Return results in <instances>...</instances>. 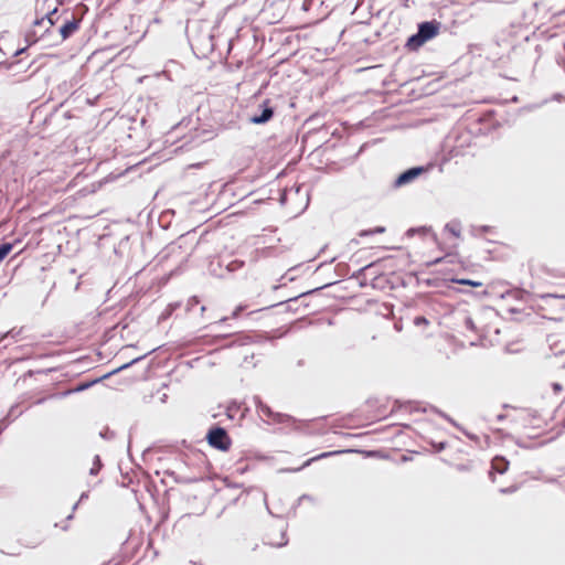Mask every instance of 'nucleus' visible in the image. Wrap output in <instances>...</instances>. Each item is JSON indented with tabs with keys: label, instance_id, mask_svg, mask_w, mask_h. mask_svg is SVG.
I'll list each match as a JSON object with an SVG mask.
<instances>
[{
	"label": "nucleus",
	"instance_id": "nucleus-7",
	"mask_svg": "<svg viewBox=\"0 0 565 565\" xmlns=\"http://www.w3.org/2000/svg\"><path fill=\"white\" fill-rule=\"evenodd\" d=\"M440 28H441V22H439L435 19L429 20V21H423L417 24L418 32L422 33V35L424 36V39L427 42L433 40L434 38H436L439 34Z\"/></svg>",
	"mask_w": 565,
	"mask_h": 565
},
{
	"label": "nucleus",
	"instance_id": "nucleus-27",
	"mask_svg": "<svg viewBox=\"0 0 565 565\" xmlns=\"http://www.w3.org/2000/svg\"><path fill=\"white\" fill-rule=\"evenodd\" d=\"M243 265H244V262L235 260L228 265V268H230V270H235L236 268L242 267Z\"/></svg>",
	"mask_w": 565,
	"mask_h": 565
},
{
	"label": "nucleus",
	"instance_id": "nucleus-39",
	"mask_svg": "<svg viewBox=\"0 0 565 565\" xmlns=\"http://www.w3.org/2000/svg\"><path fill=\"white\" fill-rule=\"evenodd\" d=\"M492 459L500 460V459H507V458L502 455H495L494 457H492Z\"/></svg>",
	"mask_w": 565,
	"mask_h": 565
},
{
	"label": "nucleus",
	"instance_id": "nucleus-33",
	"mask_svg": "<svg viewBox=\"0 0 565 565\" xmlns=\"http://www.w3.org/2000/svg\"><path fill=\"white\" fill-rule=\"evenodd\" d=\"M328 286H330V284H327V285H324L323 287H320V289H321V288H324V287H328ZM318 290H319V288H315L313 290H310V291H307V292L301 294V296H305V295H308V294H312V292L318 291Z\"/></svg>",
	"mask_w": 565,
	"mask_h": 565
},
{
	"label": "nucleus",
	"instance_id": "nucleus-28",
	"mask_svg": "<svg viewBox=\"0 0 565 565\" xmlns=\"http://www.w3.org/2000/svg\"><path fill=\"white\" fill-rule=\"evenodd\" d=\"M50 371H51V370H46V371H43V370H41V371H32V370H29V371L25 373V375H24V376H30V377H31V376H33L35 373H47V372H50Z\"/></svg>",
	"mask_w": 565,
	"mask_h": 565
},
{
	"label": "nucleus",
	"instance_id": "nucleus-3",
	"mask_svg": "<svg viewBox=\"0 0 565 565\" xmlns=\"http://www.w3.org/2000/svg\"><path fill=\"white\" fill-rule=\"evenodd\" d=\"M254 402H255L257 411L260 412L262 414H264L265 416L269 417L274 423H278V424H295L297 422L295 417H292V416H290L288 414H282V413L274 412L258 396L254 397Z\"/></svg>",
	"mask_w": 565,
	"mask_h": 565
},
{
	"label": "nucleus",
	"instance_id": "nucleus-44",
	"mask_svg": "<svg viewBox=\"0 0 565 565\" xmlns=\"http://www.w3.org/2000/svg\"><path fill=\"white\" fill-rule=\"evenodd\" d=\"M232 477H233L232 475L224 476L223 480L224 481H230L232 479Z\"/></svg>",
	"mask_w": 565,
	"mask_h": 565
},
{
	"label": "nucleus",
	"instance_id": "nucleus-42",
	"mask_svg": "<svg viewBox=\"0 0 565 565\" xmlns=\"http://www.w3.org/2000/svg\"><path fill=\"white\" fill-rule=\"evenodd\" d=\"M177 306H178V305H170V306L168 307V310L172 312V311L177 308Z\"/></svg>",
	"mask_w": 565,
	"mask_h": 565
},
{
	"label": "nucleus",
	"instance_id": "nucleus-55",
	"mask_svg": "<svg viewBox=\"0 0 565 565\" xmlns=\"http://www.w3.org/2000/svg\"><path fill=\"white\" fill-rule=\"evenodd\" d=\"M310 462H311L310 460H307V461L305 462L303 467H305V466H307V465H309Z\"/></svg>",
	"mask_w": 565,
	"mask_h": 565
},
{
	"label": "nucleus",
	"instance_id": "nucleus-15",
	"mask_svg": "<svg viewBox=\"0 0 565 565\" xmlns=\"http://www.w3.org/2000/svg\"><path fill=\"white\" fill-rule=\"evenodd\" d=\"M13 244L10 242L0 243V263L11 253Z\"/></svg>",
	"mask_w": 565,
	"mask_h": 565
},
{
	"label": "nucleus",
	"instance_id": "nucleus-6",
	"mask_svg": "<svg viewBox=\"0 0 565 565\" xmlns=\"http://www.w3.org/2000/svg\"><path fill=\"white\" fill-rule=\"evenodd\" d=\"M118 468L128 482H132L135 479L139 480L140 476L146 475V471L136 461H120Z\"/></svg>",
	"mask_w": 565,
	"mask_h": 565
},
{
	"label": "nucleus",
	"instance_id": "nucleus-51",
	"mask_svg": "<svg viewBox=\"0 0 565 565\" xmlns=\"http://www.w3.org/2000/svg\"><path fill=\"white\" fill-rule=\"evenodd\" d=\"M360 286H361V287H364V286H366V284H365L364 281H361V282H360Z\"/></svg>",
	"mask_w": 565,
	"mask_h": 565
},
{
	"label": "nucleus",
	"instance_id": "nucleus-54",
	"mask_svg": "<svg viewBox=\"0 0 565 565\" xmlns=\"http://www.w3.org/2000/svg\"><path fill=\"white\" fill-rule=\"evenodd\" d=\"M94 459L99 460V459H100V457H99L98 455H96V456L94 457Z\"/></svg>",
	"mask_w": 565,
	"mask_h": 565
},
{
	"label": "nucleus",
	"instance_id": "nucleus-52",
	"mask_svg": "<svg viewBox=\"0 0 565 565\" xmlns=\"http://www.w3.org/2000/svg\"><path fill=\"white\" fill-rule=\"evenodd\" d=\"M205 310L204 306H201L200 311L203 312Z\"/></svg>",
	"mask_w": 565,
	"mask_h": 565
},
{
	"label": "nucleus",
	"instance_id": "nucleus-48",
	"mask_svg": "<svg viewBox=\"0 0 565 565\" xmlns=\"http://www.w3.org/2000/svg\"><path fill=\"white\" fill-rule=\"evenodd\" d=\"M379 459H381V460L387 459V456L386 455H380Z\"/></svg>",
	"mask_w": 565,
	"mask_h": 565
},
{
	"label": "nucleus",
	"instance_id": "nucleus-34",
	"mask_svg": "<svg viewBox=\"0 0 565 565\" xmlns=\"http://www.w3.org/2000/svg\"><path fill=\"white\" fill-rule=\"evenodd\" d=\"M563 98H564V97H563V95H562V94H559V93H556V94H554V95H553V99H554V100L559 102V100H562Z\"/></svg>",
	"mask_w": 565,
	"mask_h": 565
},
{
	"label": "nucleus",
	"instance_id": "nucleus-45",
	"mask_svg": "<svg viewBox=\"0 0 565 565\" xmlns=\"http://www.w3.org/2000/svg\"><path fill=\"white\" fill-rule=\"evenodd\" d=\"M49 294L44 297L43 301L41 302V307H43L47 300Z\"/></svg>",
	"mask_w": 565,
	"mask_h": 565
},
{
	"label": "nucleus",
	"instance_id": "nucleus-38",
	"mask_svg": "<svg viewBox=\"0 0 565 565\" xmlns=\"http://www.w3.org/2000/svg\"><path fill=\"white\" fill-rule=\"evenodd\" d=\"M441 260H443V258H441V257L436 258L435 260H433V262L430 263V265L439 264Z\"/></svg>",
	"mask_w": 565,
	"mask_h": 565
},
{
	"label": "nucleus",
	"instance_id": "nucleus-56",
	"mask_svg": "<svg viewBox=\"0 0 565 565\" xmlns=\"http://www.w3.org/2000/svg\"><path fill=\"white\" fill-rule=\"evenodd\" d=\"M258 459L265 460L268 459L267 457H259Z\"/></svg>",
	"mask_w": 565,
	"mask_h": 565
},
{
	"label": "nucleus",
	"instance_id": "nucleus-9",
	"mask_svg": "<svg viewBox=\"0 0 565 565\" xmlns=\"http://www.w3.org/2000/svg\"><path fill=\"white\" fill-rule=\"evenodd\" d=\"M79 19L73 17L71 20H66L58 29L62 40L71 38L79 28Z\"/></svg>",
	"mask_w": 565,
	"mask_h": 565
},
{
	"label": "nucleus",
	"instance_id": "nucleus-16",
	"mask_svg": "<svg viewBox=\"0 0 565 565\" xmlns=\"http://www.w3.org/2000/svg\"><path fill=\"white\" fill-rule=\"evenodd\" d=\"M490 231L491 226L489 225L471 226V234L473 236H480L482 234L489 233Z\"/></svg>",
	"mask_w": 565,
	"mask_h": 565
},
{
	"label": "nucleus",
	"instance_id": "nucleus-29",
	"mask_svg": "<svg viewBox=\"0 0 565 565\" xmlns=\"http://www.w3.org/2000/svg\"><path fill=\"white\" fill-rule=\"evenodd\" d=\"M28 47H29V46H24V47H20V49H18V50L13 53V56H20V55H22L23 53H25V52H26Z\"/></svg>",
	"mask_w": 565,
	"mask_h": 565
},
{
	"label": "nucleus",
	"instance_id": "nucleus-36",
	"mask_svg": "<svg viewBox=\"0 0 565 565\" xmlns=\"http://www.w3.org/2000/svg\"><path fill=\"white\" fill-rule=\"evenodd\" d=\"M45 401H46V397H41V398L35 401V404L40 405V404L44 403Z\"/></svg>",
	"mask_w": 565,
	"mask_h": 565
},
{
	"label": "nucleus",
	"instance_id": "nucleus-49",
	"mask_svg": "<svg viewBox=\"0 0 565 565\" xmlns=\"http://www.w3.org/2000/svg\"><path fill=\"white\" fill-rule=\"evenodd\" d=\"M435 411H436L439 415H441L443 417H446V415H445V414H443V412H439V411H437V409H435Z\"/></svg>",
	"mask_w": 565,
	"mask_h": 565
},
{
	"label": "nucleus",
	"instance_id": "nucleus-50",
	"mask_svg": "<svg viewBox=\"0 0 565 565\" xmlns=\"http://www.w3.org/2000/svg\"><path fill=\"white\" fill-rule=\"evenodd\" d=\"M226 320H227V318H226V317H224V318L220 319V321H218V322H224V321H226Z\"/></svg>",
	"mask_w": 565,
	"mask_h": 565
},
{
	"label": "nucleus",
	"instance_id": "nucleus-46",
	"mask_svg": "<svg viewBox=\"0 0 565 565\" xmlns=\"http://www.w3.org/2000/svg\"><path fill=\"white\" fill-rule=\"evenodd\" d=\"M280 201H281V203H282V204L285 203V201H286V193H284V194L281 195Z\"/></svg>",
	"mask_w": 565,
	"mask_h": 565
},
{
	"label": "nucleus",
	"instance_id": "nucleus-18",
	"mask_svg": "<svg viewBox=\"0 0 565 565\" xmlns=\"http://www.w3.org/2000/svg\"><path fill=\"white\" fill-rule=\"evenodd\" d=\"M385 232V227L384 226H376L372 230H362L360 233H359V236L363 237V236H370V235H373V234H382Z\"/></svg>",
	"mask_w": 565,
	"mask_h": 565
},
{
	"label": "nucleus",
	"instance_id": "nucleus-12",
	"mask_svg": "<svg viewBox=\"0 0 565 565\" xmlns=\"http://www.w3.org/2000/svg\"><path fill=\"white\" fill-rule=\"evenodd\" d=\"M23 413L22 409H20V405L17 403V404H13L7 416L2 419V423L3 422H7V424H10L11 422H13L14 419H17L19 416H21Z\"/></svg>",
	"mask_w": 565,
	"mask_h": 565
},
{
	"label": "nucleus",
	"instance_id": "nucleus-2",
	"mask_svg": "<svg viewBox=\"0 0 565 565\" xmlns=\"http://www.w3.org/2000/svg\"><path fill=\"white\" fill-rule=\"evenodd\" d=\"M428 170L427 166H415L404 170L393 181L392 189L397 190L413 183L422 174L428 172Z\"/></svg>",
	"mask_w": 565,
	"mask_h": 565
},
{
	"label": "nucleus",
	"instance_id": "nucleus-14",
	"mask_svg": "<svg viewBox=\"0 0 565 565\" xmlns=\"http://www.w3.org/2000/svg\"><path fill=\"white\" fill-rule=\"evenodd\" d=\"M450 281L455 282V284H459V285L470 286V287H481L482 286L481 281H477V280H472V279H468V278H451Z\"/></svg>",
	"mask_w": 565,
	"mask_h": 565
},
{
	"label": "nucleus",
	"instance_id": "nucleus-30",
	"mask_svg": "<svg viewBox=\"0 0 565 565\" xmlns=\"http://www.w3.org/2000/svg\"><path fill=\"white\" fill-rule=\"evenodd\" d=\"M244 308H245L244 306H238V307H236V309H235V310L233 311V313H232V317H233V318H237V317H238V315H239V312H241V311H243V310H244Z\"/></svg>",
	"mask_w": 565,
	"mask_h": 565
},
{
	"label": "nucleus",
	"instance_id": "nucleus-32",
	"mask_svg": "<svg viewBox=\"0 0 565 565\" xmlns=\"http://www.w3.org/2000/svg\"><path fill=\"white\" fill-rule=\"evenodd\" d=\"M405 407H406V408H409V412L418 411V408H416V407L414 406V404H413V403H411V402H407V403L405 404Z\"/></svg>",
	"mask_w": 565,
	"mask_h": 565
},
{
	"label": "nucleus",
	"instance_id": "nucleus-35",
	"mask_svg": "<svg viewBox=\"0 0 565 565\" xmlns=\"http://www.w3.org/2000/svg\"><path fill=\"white\" fill-rule=\"evenodd\" d=\"M171 315V311H169L168 309L161 315L160 319H164L167 317H169Z\"/></svg>",
	"mask_w": 565,
	"mask_h": 565
},
{
	"label": "nucleus",
	"instance_id": "nucleus-1",
	"mask_svg": "<svg viewBox=\"0 0 565 565\" xmlns=\"http://www.w3.org/2000/svg\"><path fill=\"white\" fill-rule=\"evenodd\" d=\"M230 447L231 438L226 429L221 426H213L206 434V443L198 441L195 445H192L186 444L183 440L181 445H167L147 448L142 455H167L180 459H199L200 456L206 457L203 448H215L225 451Z\"/></svg>",
	"mask_w": 565,
	"mask_h": 565
},
{
	"label": "nucleus",
	"instance_id": "nucleus-53",
	"mask_svg": "<svg viewBox=\"0 0 565 565\" xmlns=\"http://www.w3.org/2000/svg\"><path fill=\"white\" fill-rule=\"evenodd\" d=\"M245 470H246V467L242 468V469H237V471H241V472H244Z\"/></svg>",
	"mask_w": 565,
	"mask_h": 565
},
{
	"label": "nucleus",
	"instance_id": "nucleus-4",
	"mask_svg": "<svg viewBox=\"0 0 565 565\" xmlns=\"http://www.w3.org/2000/svg\"><path fill=\"white\" fill-rule=\"evenodd\" d=\"M275 115V107L271 106L269 99L263 100L257 110L249 117V122L254 125H264L268 122Z\"/></svg>",
	"mask_w": 565,
	"mask_h": 565
},
{
	"label": "nucleus",
	"instance_id": "nucleus-25",
	"mask_svg": "<svg viewBox=\"0 0 565 565\" xmlns=\"http://www.w3.org/2000/svg\"><path fill=\"white\" fill-rule=\"evenodd\" d=\"M312 4H313V0H303L302 4H301V9L303 11H309V10H311Z\"/></svg>",
	"mask_w": 565,
	"mask_h": 565
},
{
	"label": "nucleus",
	"instance_id": "nucleus-26",
	"mask_svg": "<svg viewBox=\"0 0 565 565\" xmlns=\"http://www.w3.org/2000/svg\"><path fill=\"white\" fill-rule=\"evenodd\" d=\"M25 41L28 42V45H26V46H29V45H31V44L35 43V42L38 41V39H36V38H34V34H31V33L29 32V33H26V35H25Z\"/></svg>",
	"mask_w": 565,
	"mask_h": 565
},
{
	"label": "nucleus",
	"instance_id": "nucleus-19",
	"mask_svg": "<svg viewBox=\"0 0 565 565\" xmlns=\"http://www.w3.org/2000/svg\"><path fill=\"white\" fill-rule=\"evenodd\" d=\"M430 228L426 227V226H422V227H412L407 231V235L408 236H413L415 233H422V234H426L427 232H429Z\"/></svg>",
	"mask_w": 565,
	"mask_h": 565
},
{
	"label": "nucleus",
	"instance_id": "nucleus-37",
	"mask_svg": "<svg viewBox=\"0 0 565 565\" xmlns=\"http://www.w3.org/2000/svg\"><path fill=\"white\" fill-rule=\"evenodd\" d=\"M504 418H505V415H504V414H499V415L497 416V420H498V422H502Z\"/></svg>",
	"mask_w": 565,
	"mask_h": 565
},
{
	"label": "nucleus",
	"instance_id": "nucleus-8",
	"mask_svg": "<svg viewBox=\"0 0 565 565\" xmlns=\"http://www.w3.org/2000/svg\"><path fill=\"white\" fill-rule=\"evenodd\" d=\"M341 454H362L364 457H376L379 455L376 451H360L358 449L348 448V449L335 450V451L320 452V454H317V455L310 457L309 459H316V460L327 459L331 456L341 455Z\"/></svg>",
	"mask_w": 565,
	"mask_h": 565
},
{
	"label": "nucleus",
	"instance_id": "nucleus-21",
	"mask_svg": "<svg viewBox=\"0 0 565 565\" xmlns=\"http://www.w3.org/2000/svg\"><path fill=\"white\" fill-rule=\"evenodd\" d=\"M414 324L417 326V327H422V326H427L429 324V321L427 320L426 317L424 316H417L414 318Z\"/></svg>",
	"mask_w": 565,
	"mask_h": 565
},
{
	"label": "nucleus",
	"instance_id": "nucleus-17",
	"mask_svg": "<svg viewBox=\"0 0 565 565\" xmlns=\"http://www.w3.org/2000/svg\"><path fill=\"white\" fill-rule=\"evenodd\" d=\"M492 469L498 471L499 473H504L508 470L509 461H491Z\"/></svg>",
	"mask_w": 565,
	"mask_h": 565
},
{
	"label": "nucleus",
	"instance_id": "nucleus-13",
	"mask_svg": "<svg viewBox=\"0 0 565 565\" xmlns=\"http://www.w3.org/2000/svg\"><path fill=\"white\" fill-rule=\"evenodd\" d=\"M57 13V10L54 9L53 11L46 13L43 18L36 19L34 21V25H42L44 22H47L49 26H52L55 24L54 15Z\"/></svg>",
	"mask_w": 565,
	"mask_h": 565
},
{
	"label": "nucleus",
	"instance_id": "nucleus-11",
	"mask_svg": "<svg viewBox=\"0 0 565 565\" xmlns=\"http://www.w3.org/2000/svg\"><path fill=\"white\" fill-rule=\"evenodd\" d=\"M444 231L451 234L456 238H460L461 237V222L459 220H452L445 225Z\"/></svg>",
	"mask_w": 565,
	"mask_h": 565
},
{
	"label": "nucleus",
	"instance_id": "nucleus-5",
	"mask_svg": "<svg viewBox=\"0 0 565 565\" xmlns=\"http://www.w3.org/2000/svg\"><path fill=\"white\" fill-rule=\"evenodd\" d=\"M141 359H143V356L136 358V359L131 360L130 362L125 363V364L120 365L119 367H117V369H115V370L104 374L103 376L93 380V381L81 383L75 390H73V392L85 391V390L89 388L90 386H93V385H95V384H97V383H99V382L110 377L111 375L117 374L120 371L128 369L129 366H131L132 364L137 363Z\"/></svg>",
	"mask_w": 565,
	"mask_h": 565
},
{
	"label": "nucleus",
	"instance_id": "nucleus-23",
	"mask_svg": "<svg viewBox=\"0 0 565 565\" xmlns=\"http://www.w3.org/2000/svg\"><path fill=\"white\" fill-rule=\"evenodd\" d=\"M371 266H373V264H369V265H365L363 266L362 268L358 269L355 273L352 274L351 278H359L360 276H362L364 274V271L370 268Z\"/></svg>",
	"mask_w": 565,
	"mask_h": 565
},
{
	"label": "nucleus",
	"instance_id": "nucleus-10",
	"mask_svg": "<svg viewBox=\"0 0 565 565\" xmlns=\"http://www.w3.org/2000/svg\"><path fill=\"white\" fill-rule=\"evenodd\" d=\"M425 43H427V41L417 30L416 33L408 36L405 43V49H407L409 52H417Z\"/></svg>",
	"mask_w": 565,
	"mask_h": 565
},
{
	"label": "nucleus",
	"instance_id": "nucleus-47",
	"mask_svg": "<svg viewBox=\"0 0 565 565\" xmlns=\"http://www.w3.org/2000/svg\"><path fill=\"white\" fill-rule=\"evenodd\" d=\"M167 397H168V396H167V394H163V395L161 396V398H160V399H161V402H162V403H164V402H166V399H167Z\"/></svg>",
	"mask_w": 565,
	"mask_h": 565
},
{
	"label": "nucleus",
	"instance_id": "nucleus-43",
	"mask_svg": "<svg viewBox=\"0 0 565 565\" xmlns=\"http://www.w3.org/2000/svg\"><path fill=\"white\" fill-rule=\"evenodd\" d=\"M177 306H178V305H170V306L168 307V310L172 312V311L177 308Z\"/></svg>",
	"mask_w": 565,
	"mask_h": 565
},
{
	"label": "nucleus",
	"instance_id": "nucleus-20",
	"mask_svg": "<svg viewBox=\"0 0 565 565\" xmlns=\"http://www.w3.org/2000/svg\"><path fill=\"white\" fill-rule=\"evenodd\" d=\"M463 324H465L466 329H468V330H470L472 332L477 331V327H476L475 321L472 320L471 317H466Z\"/></svg>",
	"mask_w": 565,
	"mask_h": 565
},
{
	"label": "nucleus",
	"instance_id": "nucleus-22",
	"mask_svg": "<svg viewBox=\"0 0 565 565\" xmlns=\"http://www.w3.org/2000/svg\"><path fill=\"white\" fill-rule=\"evenodd\" d=\"M200 303V300L198 297H191L189 300H188V303H186V310L188 311H191L193 310V308Z\"/></svg>",
	"mask_w": 565,
	"mask_h": 565
},
{
	"label": "nucleus",
	"instance_id": "nucleus-41",
	"mask_svg": "<svg viewBox=\"0 0 565 565\" xmlns=\"http://www.w3.org/2000/svg\"><path fill=\"white\" fill-rule=\"evenodd\" d=\"M398 459L406 460V459H412V458L408 457L407 455L402 454Z\"/></svg>",
	"mask_w": 565,
	"mask_h": 565
},
{
	"label": "nucleus",
	"instance_id": "nucleus-24",
	"mask_svg": "<svg viewBox=\"0 0 565 565\" xmlns=\"http://www.w3.org/2000/svg\"><path fill=\"white\" fill-rule=\"evenodd\" d=\"M337 270L341 274V275H347L348 274V270H349V265L345 264V263H339L337 265Z\"/></svg>",
	"mask_w": 565,
	"mask_h": 565
},
{
	"label": "nucleus",
	"instance_id": "nucleus-40",
	"mask_svg": "<svg viewBox=\"0 0 565 565\" xmlns=\"http://www.w3.org/2000/svg\"><path fill=\"white\" fill-rule=\"evenodd\" d=\"M19 64V62H12V63H9L7 68H12L14 65Z\"/></svg>",
	"mask_w": 565,
	"mask_h": 565
},
{
	"label": "nucleus",
	"instance_id": "nucleus-31",
	"mask_svg": "<svg viewBox=\"0 0 565 565\" xmlns=\"http://www.w3.org/2000/svg\"><path fill=\"white\" fill-rule=\"evenodd\" d=\"M552 387L555 393L561 392L563 390V387L559 383H553Z\"/></svg>",
	"mask_w": 565,
	"mask_h": 565
}]
</instances>
